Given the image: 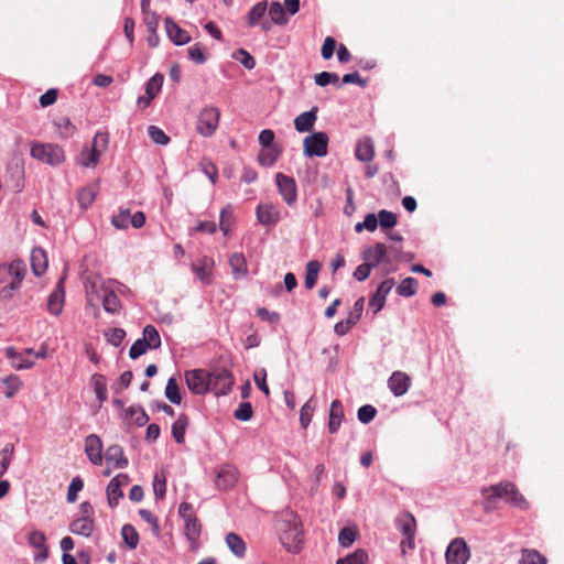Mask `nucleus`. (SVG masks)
Masks as SVG:
<instances>
[{"instance_id": "6", "label": "nucleus", "mask_w": 564, "mask_h": 564, "mask_svg": "<svg viewBox=\"0 0 564 564\" xmlns=\"http://www.w3.org/2000/svg\"><path fill=\"white\" fill-rule=\"evenodd\" d=\"M80 516L72 521L69 531L74 534L90 536L95 529L94 508L88 501L79 506Z\"/></svg>"}, {"instance_id": "20", "label": "nucleus", "mask_w": 564, "mask_h": 564, "mask_svg": "<svg viewBox=\"0 0 564 564\" xmlns=\"http://www.w3.org/2000/svg\"><path fill=\"white\" fill-rule=\"evenodd\" d=\"M214 264V259L205 256L192 264V270L204 284H210Z\"/></svg>"}, {"instance_id": "45", "label": "nucleus", "mask_w": 564, "mask_h": 564, "mask_svg": "<svg viewBox=\"0 0 564 564\" xmlns=\"http://www.w3.org/2000/svg\"><path fill=\"white\" fill-rule=\"evenodd\" d=\"M123 497V492L121 490L120 485L115 480H110L107 486V498L108 503L111 508L116 507L119 502V499Z\"/></svg>"}, {"instance_id": "49", "label": "nucleus", "mask_w": 564, "mask_h": 564, "mask_svg": "<svg viewBox=\"0 0 564 564\" xmlns=\"http://www.w3.org/2000/svg\"><path fill=\"white\" fill-rule=\"evenodd\" d=\"M14 453V446L13 444H7L1 451H0V477L4 475V473L8 470L12 456Z\"/></svg>"}, {"instance_id": "44", "label": "nucleus", "mask_w": 564, "mask_h": 564, "mask_svg": "<svg viewBox=\"0 0 564 564\" xmlns=\"http://www.w3.org/2000/svg\"><path fill=\"white\" fill-rule=\"evenodd\" d=\"M121 536L126 544L131 549H135L139 543V534L131 524H124L121 529Z\"/></svg>"}, {"instance_id": "38", "label": "nucleus", "mask_w": 564, "mask_h": 564, "mask_svg": "<svg viewBox=\"0 0 564 564\" xmlns=\"http://www.w3.org/2000/svg\"><path fill=\"white\" fill-rule=\"evenodd\" d=\"M319 269H321V263L318 261L311 260L307 262L306 271H305V281H304L306 289L311 290L315 286L317 278H318Z\"/></svg>"}, {"instance_id": "56", "label": "nucleus", "mask_w": 564, "mask_h": 564, "mask_svg": "<svg viewBox=\"0 0 564 564\" xmlns=\"http://www.w3.org/2000/svg\"><path fill=\"white\" fill-rule=\"evenodd\" d=\"M3 384L6 387L4 394L7 398H12L22 386L21 380L17 376H10L4 378Z\"/></svg>"}, {"instance_id": "25", "label": "nucleus", "mask_w": 564, "mask_h": 564, "mask_svg": "<svg viewBox=\"0 0 564 564\" xmlns=\"http://www.w3.org/2000/svg\"><path fill=\"white\" fill-rule=\"evenodd\" d=\"M344 419V406L339 400L330 403L328 431L334 434L339 430L341 420Z\"/></svg>"}, {"instance_id": "34", "label": "nucleus", "mask_w": 564, "mask_h": 564, "mask_svg": "<svg viewBox=\"0 0 564 564\" xmlns=\"http://www.w3.org/2000/svg\"><path fill=\"white\" fill-rule=\"evenodd\" d=\"M397 524L404 536L415 535L416 522L410 512L401 514L397 520Z\"/></svg>"}, {"instance_id": "30", "label": "nucleus", "mask_w": 564, "mask_h": 564, "mask_svg": "<svg viewBox=\"0 0 564 564\" xmlns=\"http://www.w3.org/2000/svg\"><path fill=\"white\" fill-rule=\"evenodd\" d=\"M355 155L361 162H370L375 156L373 142L369 139H362L357 143Z\"/></svg>"}, {"instance_id": "9", "label": "nucleus", "mask_w": 564, "mask_h": 564, "mask_svg": "<svg viewBox=\"0 0 564 564\" xmlns=\"http://www.w3.org/2000/svg\"><path fill=\"white\" fill-rule=\"evenodd\" d=\"M209 391L216 395H226L235 383V378L230 370L226 368H215L208 372Z\"/></svg>"}, {"instance_id": "40", "label": "nucleus", "mask_w": 564, "mask_h": 564, "mask_svg": "<svg viewBox=\"0 0 564 564\" xmlns=\"http://www.w3.org/2000/svg\"><path fill=\"white\" fill-rule=\"evenodd\" d=\"M268 9L267 1H260L256 3L247 14V23L249 26H254L261 18L264 15Z\"/></svg>"}, {"instance_id": "43", "label": "nucleus", "mask_w": 564, "mask_h": 564, "mask_svg": "<svg viewBox=\"0 0 564 564\" xmlns=\"http://www.w3.org/2000/svg\"><path fill=\"white\" fill-rule=\"evenodd\" d=\"M165 397L174 404L182 402V395L178 383L175 378H170L165 387Z\"/></svg>"}, {"instance_id": "13", "label": "nucleus", "mask_w": 564, "mask_h": 564, "mask_svg": "<svg viewBox=\"0 0 564 564\" xmlns=\"http://www.w3.org/2000/svg\"><path fill=\"white\" fill-rule=\"evenodd\" d=\"M275 181L279 193L282 195L285 203L290 206L294 204L297 197L296 183L294 178L282 173H278Z\"/></svg>"}, {"instance_id": "48", "label": "nucleus", "mask_w": 564, "mask_h": 564, "mask_svg": "<svg viewBox=\"0 0 564 564\" xmlns=\"http://www.w3.org/2000/svg\"><path fill=\"white\" fill-rule=\"evenodd\" d=\"M234 223V213L231 206H226L220 212L219 228L225 236H228Z\"/></svg>"}, {"instance_id": "53", "label": "nucleus", "mask_w": 564, "mask_h": 564, "mask_svg": "<svg viewBox=\"0 0 564 564\" xmlns=\"http://www.w3.org/2000/svg\"><path fill=\"white\" fill-rule=\"evenodd\" d=\"M131 213L130 209H120L118 214L111 217V224L117 229H127L130 224Z\"/></svg>"}, {"instance_id": "57", "label": "nucleus", "mask_w": 564, "mask_h": 564, "mask_svg": "<svg viewBox=\"0 0 564 564\" xmlns=\"http://www.w3.org/2000/svg\"><path fill=\"white\" fill-rule=\"evenodd\" d=\"M148 133L151 140L160 145H166L170 142V138L166 133L156 126H150L148 128Z\"/></svg>"}, {"instance_id": "60", "label": "nucleus", "mask_w": 564, "mask_h": 564, "mask_svg": "<svg viewBox=\"0 0 564 564\" xmlns=\"http://www.w3.org/2000/svg\"><path fill=\"white\" fill-rule=\"evenodd\" d=\"M232 56L239 61L247 69H252L256 66L254 57L243 48L237 50Z\"/></svg>"}, {"instance_id": "41", "label": "nucleus", "mask_w": 564, "mask_h": 564, "mask_svg": "<svg viewBox=\"0 0 564 564\" xmlns=\"http://www.w3.org/2000/svg\"><path fill=\"white\" fill-rule=\"evenodd\" d=\"M142 335V339L145 340L150 349H158L161 346L160 334L153 325H147Z\"/></svg>"}, {"instance_id": "8", "label": "nucleus", "mask_w": 564, "mask_h": 564, "mask_svg": "<svg viewBox=\"0 0 564 564\" xmlns=\"http://www.w3.org/2000/svg\"><path fill=\"white\" fill-rule=\"evenodd\" d=\"M220 119V111L214 106L204 107L197 117L196 131L203 137L215 133Z\"/></svg>"}, {"instance_id": "22", "label": "nucleus", "mask_w": 564, "mask_h": 564, "mask_svg": "<svg viewBox=\"0 0 564 564\" xmlns=\"http://www.w3.org/2000/svg\"><path fill=\"white\" fill-rule=\"evenodd\" d=\"M65 292L63 288V279L57 283L56 289L51 293L47 300V311L53 315H59L64 306Z\"/></svg>"}, {"instance_id": "10", "label": "nucleus", "mask_w": 564, "mask_h": 564, "mask_svg": "<svg viewBox=\"0 0 564 564\" xmlns=\"http://www.w3.org/2000/svg\"><path fill=\"white\" fill-rule=\"evenodd\" d=\"M328 135L325 132H314L303 140L304 154L308 158L325 156L328 148Z\"/></svg>"}, {"instance_id": "63", "label": "nucleus", "mask_w": 564, "mask_h": 564, "mask_svg": "<svg viewBox=\"0 0 564 564\" xmlns=\"http://www.w3.org/2000/svg\"><path fill=\"white\" fill-rule=\"evenodd\" d=\"M105 336L109 344H111L115 347H118L123 341L126 337V332L122 328H111L105 333Z\"/></svg>"}, {"instance_id": "12", "label": "nucleus", "mask_w": 564, "mask_h": 564, "mask_svg": "<svg viewBox=\"0 0 564 564\" xmlns=\"http://www.w3.org/2000/svg\"><path fill=\"white\" fill-rule=\"evenodd\" d=\"M447 564H466L469 558V549L462 538L454 539L446 550Z\"/></svg>"}, {"instance_id": "42", "label": "nucleus", "mask_w": 564, "mask_h": 564, "mask_svg": "<svg viewBox=\"0 0 564 564\" xmlns=\"http://www.w3.org/2000/svg\"><path fill=\"white\" fill-rule=\"evenodd\" d=\"M202 531V524L197 517L185 520V534L191 542L198 540Z\"/></svg>"}, {"instance_id": "59", "label": "nucleus", "mask_w": 564, "mask_h": 564, "mask_svg": "<svg viewBox=\"0 0 564 564\" xmlns=\"http://www.w3.org/2000/svg\"><path fill=\"white\" fill-rule=\"evenodd\" d=\"M188 57L196 64H204L206 62L205 47L200 43H195L188 50Z\"/></svg>"}, {"instance_id": "62", "label": "nucleus", "mask_w": 564, "mask_h": 564, "mask_svg": "<svg viewBox=\"0 0 564 564\" xmlns=\"http://www.w3.org/2000/svg\"><path fill=\"white\" fill-rule=\"evenodd\" d=\"M84 481L80 477H74L68 486L67 490V501L75 502L77 500L78 492L83 489Z\"/></svg>"}, {"instance_id": "7", "label": "nucleus", "mask_w": 564, "mask_h": 564, "mask_svg": "<svg viewBox=\"0 0 564 564\" xmlns=\"http://www.w3.org/2000/svg\"><path fill=\"white\" fill-rule=\"evenodd\" d=\"M26 267L22 260H14L9 265H6V275L12 276L11 282L0 290V296L3 300L12 299L13 293L21 286L25 276Z\"/></svg>"}, {"instance_id": "1", "label": "nucleus", "mask_w": 564, "mask_h": 564, "mask_svg": "<svg viewBox=\"0 0 564 564\" xmlns=\"http://www.w3.org/2000/svg\"><path fill=\"white\" fill-rule=\"evenodd\" d=\"M480 494L484 498L482 508L486 512H490L496 509L498 499H503L507 503L521 510L529 509L528 500L519 491L517 486L509 480H503L499 484L484 487L480 490Z\"/></svg>"}, {"instance_id": "14", "label": "nucleus", "mask_w": 564, "mask_h": 564, "mask_svg": "<svg viewBox=\"0 0 564 564\" xmlns=\"http://www.w3.org/2000/svg\"><path fill=\"white\" fill-rule=\"evenodd\" d=\"M388 387L394 397H402L411 387V378L403 371H394L388 379Z\"/></svg>"}, {"instance_id": "47", "label": "nucleus", "mask_w": 564, "mask_h": 564, "mask_svg": "<svg viewBox=\"0 0 564 564\" xmlns=\"http://www.w3.org/2000/svg\"><path fill=\"white\" fill-rule=\"evenodd\" d=\"M358 530L355 528L346 527L339 531L338 543L343 547H349L357 539Z\"/></svg>"}, {"instance_id": "29", "label": "nucleus", "mask_w": 564, "mask_h": 564, "mask_svg": "<svg viewBox=\"0 0 564 564\" xmlns=\"http://www.w3.org/2000/svg\"><path fill=\"white\" fill-rule=\"evenodd\" d=\"M47 257L42 248H34L31 252V267L33 273L37 276L42 275L47 268Z\"/></svg>"}, {"instance_id": "39", "label": "nucleus", "mask_w": 564, "mask_h": 564, "mask_svg": "<svg viewBox=\"0 0 564 564\" xmlns=\"http://www.w3.org/2000/svg\"><path fill=\"white\" fill-rule=\"evenodd\" d=\"M521 564H546V557L535 549H523L521 551Z\"/></svg>"}, {"instance_id": "52", "label": "nucleus", "mask_w": 564, "mask_h": 564, "mask_svg": "<svg viewBox=\"0 0 564 564\" xmlns=\"http://www.w3.org/2000/svg\"><path fill=\"white\" fill-rule=\"evenodd\" d=\"M398 223L397 215L392 212L381 209L378 213V224L382 229H391Z\"/></svg>"}, {"instance_id": "31", "label": "nucleus", "mask_w": 564, "mask_h": 564, "mask_svg": "<svg viewBox=\"0 0 564 564\" xmlns=\"http://www.w3.org/2000/svg\"><path fill=\"white\" fill-rule=\"evenodd\" d=\"M6 356L17 369H29L34 365L33 360L26 358L23 352H18L13 347L6 349Z\"/></svg>"}, {"instance_id": "18", "label": "nucleus", "mask_w": 564, "mask_h": 564, "mask_svg": "<svg viewBox=\"0 0 564 564\" xmlns=\"http://www.w3.org/2000/svg\"><path fill=\"white\" fill-rule=\"evenodd\" d=\"M238 479V470L235 466H221L216 476V486L219 489L226 490L235 486Z\"/></svg>"}, {"instance_id": "23", "label": "nucleus", "mask_w": 564, "mask_h": 564, "mask_svg": "<svg viewBox=\"0 0 564 564\" xmlns=\"http://www.w3.org/2000/svg\"><path fill=\"white\" fill-rule=\"evenodd\" d=\"M317 107H313L310 111L300 113L294 119V128L297 132L304 133L312 130L317 119Z\"/></svg>"}, {"instance_id": "54", "label": "nucleus", "mask_w": 564, "mask_h": 564, "mask_svg": "<svg viewBox=\"0 0 564 564\" xmlns=\"http://www.w3.org/2000/svg\"><path fill=\"white\" fill-rule=\"evenodd\" d=\"M153 491L156 499H163L166 492V479L164 473H156L153 478Z\"/></svg>"}, {"instance_id": "64", "label": "nucleus", "mask_w": 564, "mask_h": 564, "mask_svg": "<svg viewBox=\"0 0 564 564\" xmlns=\"http://www.w3.org/2000/svg\"><path fill=\"white\" fill-rule=\"evenodd\" d=\"M368 561V553L364 549H357L355 552L345 556L347 564H366Z\"/></svg>"}, {"instance_id": "35", "label": "nucleus", "mask_w": 564, "mask_h": 564, "mask_svg": "<svg viewBox=\"0 0 564 564\" xmlns=\"http://www.w3.org/2000/svg\"><path fill=\"white\" fill-rule=\"evenodd\" d=\"M269 17L271 21L276 25H285L289 22L286 12L279 1H272L270 3Z\"/></svg>"}, {"instance_id": "24", "label": "nucleus", "mask_w": 564, "mask_h": 564, "mask_svg": "<svg viewBox=\"0 0 564 564\" xmlns=\"http://www.w3.org/2000/svg\"><path fill=\"white\" fill-rule=\"evenodd\" d=\"M257 218L261 225H274L280 219V212L271 204L259 205Z\"/></svg>"}, {"instance_id": "55", "label": "nucleus", "mask_w": 564, "mask_h": 564, "mask_svg": "<svg viewBox=\"0 0 564 564\" xmlns=\"http://www.w3.org/2000/svg\"><path fill=\"white\" fill-rule=\"evenodd\" d=\"M129 416L138 426H143L148 423L149 416L142 408H129L126 417Z\"/></svg>"}, {"instance_id": "27", "label": "nucleus", "mask_w": 564, "mask_h": 564, "mask_svg": "<svg viewBox=\"0 0 564 564\" xmlns=\"http://www.w3.org/2000/svg\"><path fill=\"white\" fill-rule=\"evenodd\" d=\"M231 273L236 280L242 279L248 274V265L243 253H234L229 258Z\"/></svg>"}, {"instance_id": "26", "label": "nucleus", "mask_w": 564, "mask_h": 564, "mask_svg": "<svg viewBox=\"0 0 564 564\" xmlns=\"http://www.w3.org/2000/svg\"><path fill=\"white\" fill-rule=\"evenodd\" d=\"M97 193H98L97 184H90V185L79 188L77 192L76 198H77V202H78L80 208L88 209L93 205V203L97 196Z\"/></svg>"}, {"instance_id": "2", "label": "nucleus", "mask_w": 564, "mask_h": 564, "mask_svg": "<svg viewBox=\"0 0 564 564\" xmlns=\"http://www.w3.org/2000/svg\"><path fill=\"white\" fill-rule=\"evenodd\" d=\"M280 541L290 553H299L303 545V530L300 518L292 510H284L279 521Z\"/></svg>"}, {"instance_id": "50", "label": "nucleus", "mask_w": 564, "mask_h": 564, "mask_svg": "<svg viewBox=\"0 0 564 564\" xmlns=\"http://www.w3.org/2000/svg\"><path fill=\"white\" fill-rule=\"evenodd\" d=\"M417 281L414 278L404 279L397 288V292L401 296H412L416 293Z\"/></svg>"}, {"instance_id": "58", "label": "nucleus", "mask_w": 564, "mask_h": 564, "mask_svg": "<svg viewBox=\"0 0 564 564\" xmlns=\"http://www.w3.org/2000/svg\"><path fill=\"white\" fill-rule=\"evenodd\" d=\"M314 411H315V406H314V404H312V400H308L302 406L301 412H300V423L303 429H306L310 425L313 414H314Z\"/></svg>"}, {"instance_id": "61", "label": "nucleus", "mask_w": 564, "mask_h": 564, "mask_svg": "<svg viewBox=\"0 0 564 564\" xmlns=\"http://www.w3.org/2000/svg\"><path fill=\"white\" fill-rule=\"evenodd\" d=\"M55 126L57 127V130L63 138H68L70 135H73V133L75 131L74 124L66 117H62V118L57 119L55 121Z\"/></svg>"}, {"instance_id": "3", "label": "nucleus", "mask_w": 564, "mask_h": 564, "mask_svg": "<svg viewBox=\"0 0 564 564\" xmlns=\"http://www.w3.org/2000/svg\"><path fill=\"white\" fill-rule=\"evenodd\" d=\"M109 143V135L106 132H97L90 148H85L78 155V164L85 167H95L100 154L107 150Z\"/></svg>"}, {"instance_id": "16", "label": "nucleus", "mask_w": 564, "mask_h": 564, "mask_svg": "<svg viewBox=\"0 0 564 564\" xmlns=\"http://www.w3.org/2000/svg\"><path fill=\"white\" fill-rule=\"evenodd\" d=\"M28 542L37 551L34 555V560L36 562H44L48 556L45 534L39 530H33L28 535Z\"/></svg>"}, {"instance_id": "36", "label": "nucleus", "mask_w": 564, "mask_h": 564, "mask_svg": "<svg viewBox=\"0 0 564 564\" xmlns=\"http://www.w3.org/2000/svg\"><path fill=\"white\" fill-rule=\"evenodd\" d=\"M91 384L96 397L100 403L105 402L108 397L107 380L104 375L95 373L91 376Z\"/></svg>"}, {"instance_id": "28", "label": "nucleus", "mask_w": 564, "mask_h": 564, "mask_svg": "<svg viewBox=\"0 0 564 564\" xmlns=\"http://www.w3.org/2000/svg\"><path fill=\"white\" fill-rule=\"evenodd\" d=\"M102 291V307L106 312L116 314L121 308V302L115 291L109 290L107 286H101Z\"/></svg>"}, {"instance_id": "15", "label": "nucleus", "mask_w": 564, "mask_h": 564, "mask_svg": "<svg viewBox=\"0 0 564 564\" xmlns=\"http://www.w3.org/2000/svg\"><path fill=\"white\" fill-rule=\"evenodd\" d=\"M394 286L393 279H387L380 283L373 295L369 300V307L377 314L386 304V297Z\"/></svg>"}, {"instance_id": "51", "label": "nucleus", "mask_w": 564, "mask_h": 564, "mask_svg": "<svg viewBox=\"0 0 564 564\" xmlns=\"http://www.w3.org/2000/svg\"><path fill=\"white\" fill-rule=\"evenodd\" d=\"M164 76L160 73L154 74L145 84V94L155 98L163 85Z\"/></svg>"}, {"instance_id": "17", "label": "nucleus", "mask_w": 564, "mask_h": 564, "mask_svg": "<svg viewBox=\"0 0 564 564\" xmlns=\"http://www.w3.org/2000/svg\"><path fill=\"white\" fill-rule=\"evenodd\" d=\"M85 453L94 465H100L102 462V442L96 434H90L85 438Z\"/></svg>"}, {"instance_id": "33", "label": "nucleus", "mask_w": 564, "mask_h": 564, "mask_svg": "<svg viewBox=\"0 0 564 564\" xmlns=\"http://www.w3.org/2000/svg\"><path fill=\"white\" fill-rule=\"evenodd\" d=\"M189 419L186 414H180L177 420L172 425V436L177 444L185 442V432L188 427Z\"/></svg>"}, {"instance_id": "32", "label": "nucleus", "mask_w": 564, "mask_h": 564, "mask_svg": "<svg viewBox=\"0 0 564 564\" xmlns=\"http://www.w3.org/2000/svg\"><path fill=\"white\" fill-rule=\"evenodd\" d=\"M280 154H281V148L278 144L271 145V147H264L259 152L258 161L263 166H271L275 163V161L278 160Z\"/></svg>"}, {"instance_id": "19", "label": "nucleus", "mask_w": 564, "mask_h": 564, "mask_svg": "<svg viewBox=\"0 0 564 564\" xmlns=\"http://www.w3.org/2000/svg\"><path fill=\"white\" fill-rule=\"evenodd\" d=\"M165 24V31L167 34V37L175 44V45H184L187 44L191 41V35L188 32L182 28H180L172 18H166L164 21Z\"/></svg>"}, {"instance_id": "37", "label": "nucleus", "mask_w": 564, "mask_h": 564, "mask_svg": "<svg viewBox=\"0 0 564 564\" xmlns=\"http://www.w3.org/2000/svg\"><path fill=\"white\" fill-rule=\"evenodd\" d=\"M226 544L230 551L238 557H242L246 553V543L242 538L234 532L226 535Z\"/></svg>"}, {"instance_id": "11", "label": "nucleus", "mask_w": 564, "mask_h": 564, "mask_svg": "<svg viewBox=\"0 0 564 564\" xmlns=\"http://www.w3.org/2000/svg\"><path fill=\"white\" fill-rule=\"evenodd\" d=\"M187 388L195 394H205L209 391L208 371L203 369L187 370L184 373Z\"/></svg>"}, {"instance_id": "5", "label": "nucleus", "mask_w": 564, "mask_h": 564, "mask_svg": "<svg viewBox=\"0 0 564 564\" xmlns=\"http://www.w3.org/2000/svg\"><path fill=\"white\" fill-rule=\"evenodd\" d=\"M362 258L366 262L376 268L383 261L387 263L399 261L400 250L393 247L388 249L384 243L377 242L373 247L364 250Z\"/></svg>"}, {"instance_id": "4", "label": "nucleus", "mask_w": 564, "mask_h": 564, "mask_svg": "<svg viewBox=\"0 0 564 564\" xmlns=\"http://www.w3.org/2000/svg\"><path fill=\"white\" fill-rule=\"evenodd\" d=\"M31 156L50 165H59L65 161V153L57 144L33 142Z\"/></svg>"}, {"instance_id": "21", "label": "nucleus", "mask_w": 564, "mask_h": 564, "mask_svg": "<svg viewBox=\"0 0 564 564\" xmlns=\"http://www.w3.org/2000/svg\"><path fill=\"white\" fill-rule=\"evenodd\" d=\"M105 458L107 464L115 468H126L129 465V460L120 445L109 446L106 449Z\"/></svg>"}, {"instance_id": "46", "label": "nucleus", "mask_w": 564, "mask_h": 564, "mask_svg": "<svg viewBox=\"0 0 564 564\" xmlns=\"http://www.w3.org/2000/svg\"><path fill=\"white\" fill-rule=\"evenodd\" d=\"M315 84L319 87H325L329 84L340 87L339 76L336 73L322 72L314 76Z\"/></svg>"}]
</instances>
